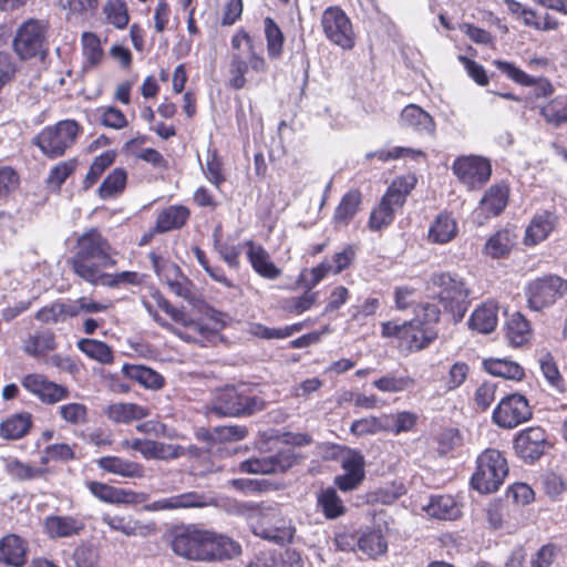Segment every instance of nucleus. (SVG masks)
Segmentation results:
<instances>
[{
  "mask_svg": "<svg viewBox=\"0 0 567 567\" xmlns=\"http://www.w3.org/2000/svg\"><path fill=\"white\" fill-rule=\"evenodd\" d=\"M70 264L78 277L97 285L102 271L115 265L112 246L96 228H90L78 238Z\"/></svg>",
  "mask_w": 567,
  "mask_h": 567,
  "instance_id": "nucleus-1",
  "label": "nucleus"
},
{
  "mask_svg": "<svg viewBox=\"0 0 567 567\" xmlns=\"http://www.w3.org/2000/svg\"><path fill=\"white\" fill-rule=\"evenodd\" d=\"M240 513L246 518L254 535L277 545L293 540L296 527L290 518L282 514L281 508L269 503H244Z\"/></svg>",
  "mask_w": 567,
  "mask_h": 567,
  "instance_id": "nucleus-2",
  "label": "nucleus"
},
{
  "mask_svg": "<svg viewBox=\"0 0 567 567\" xmlns=\"http://www.w3.org/2000/svg\"><path fill=\"white\" fill-rule=\"evenodd\" d=\"M231 49L229 72L230 85L235 90L246 85V74L249 70L256 73H265L268 70L265 58L257 52L251 37L245 30L241 29L234 34Z\"/></svg>",
  "mask_w": 567,
  "mask_h": 567,
  "instance_id": "nucleus-3",
  "label": "nucleus"
},
{
  "mask_svg": "<svg viewBox=\"0 0 567 567\" xmlns=\"http://www.w3.org/2000/svg\"><path fill=\"white\" fill-rule=\"evenodd\" d=\"M265 409V401L251 394L244 385L225 386L215 393L208 408L209 413L217 416H248Z\"/></svg>",
  "mask_w": 567,
  "mask_h": 567,
  "instance_id": "nucleus-4",
  "label": "nucleus"
},
{
  "mask_svg": "<svg viewBox=\"0 0 567 567\" xmlns=\"http://www.w3.org/2000/svg\"><path fill=\"white\" fill-rule=\"evenodd\" d=\"M433 287L439 289V299L444 309L452 313L455 321L463 319L470 305V288L457 274L439 272L430 278Z\"/></svg>",
  "mask_w": 567,
  "mask_h": 567,
  "instance_id": "nucleus-5",
  "label": "nucleus"
},
{
  "mask_svg": "<svg viewBox=\"0 0 567 567\" xmlns=\"http://www.w3.org/2000/svg\"><path fill=\"white\" fill-rule=\"evenodd\" d=\"M477 466L471 484L483 494L496 492L508 474V465L503 454L495 449L485 450L477 457Z\"/></svg>",
  "mask_w": 567,
  "mask_h": 567,
  "instance_id": "nucleus-6",
  "label": "nucleus"
},
{
  "mask_svg": "<svg viewBox=\"0 0 567 567\" xmlns=\"http://www.w3.org/2000/svg\"><path fill=\"white\" fill-rule=\"evenodd\" d=\"M80 132L79 124L73 120L60 121L53 126L42 130L33 143L49 157H59L70 147Z\"/></svg>",
  "mask_w": 567,
  "mask_h": 567,
  "instance_id": "nucleus-7",
  "label": "nucleus"
},
{
  "mask_svg": "<svg viewBox=\"0 0 567 567\" xmlns=\"http://www.w3.org/2000/svg\"><path fill=\"white\" fill-rule=\"evenodd\" d=\"M13 49L22 60L31 58L43 59L48 51L45 24L34 19L22 23L13 39Z\"/></svg>",
  "mask_w": 567,
  "mask_h": 567,
  "instance_id": "nucleus-8",
  "label": "nucleus"
},
{
  "mask_svg": "<svg viewBox=\"0 0 567 567\" xmlns=\"http://www.w3.org/2000/svg\"><path fill=\"white\" fill-rule=\"evenodd\" d=\"M207 530L195 526H176L171 532L173 551L190 560H205Z\"/></svg>",
  "mask_w": 567,
  "mask_h": 567,
  "instance_id": "nucleus-9",
  "label": "nucleus"
},
{
  "mask_svg": "<svg viewBox=\"0 0 567 567\" xmlns=\"http://www.w3.org/2000/svg\"><path fill=\"white\" fill-rule=\"evenodd\" d=\"M321 27L326 38L333 44L350 50L354 47V31L351 20L339 7H328L321 16Z\"/></svg>",
  "mask_w": 567,
  "mask_h": 567,
  "instance_id": "nucleus-10",
  "label": "nucleus"
},
{
  "mask_svg": "<svg viewBox=\"0 0 567 567\" xmlns=\"http://www.w3.org/2000/svg\"><path fill=\"white\" fill-rule=\"evenodd\" d=\"M452 171L464 186L473 190L482 188L489 181L492 165L485 157L465 155L454 159Z\"/></svg>",
  "mask_w": 567,
  "mask_h": 567,
  "instance_id": "nucleus-11",
  "label": "nucleus"
},
{
  "mask_svg": "<svg viewBox=\"0 0 567 567\" xmlns=\"http://www.w3.org/2000/svg\"><path fill=\"white\" fill-rule=\"evenodd\" d=\"M567 290V282L558 276H546L529 282L526 288L528 306L539 311L553 305Z\"/></svg>",
  "mask_w": 567,
  "mask_h": 567,
  "instance_id": "nucleus-12",
  "label": "nucleus"
},
{
  "mask_svg": "<svg viewBox=\"0 0 567 567\" xmlns=\"http://www.w3.org/2000/svg\"><path fill=\"white\" fill-rule=\"evenodd\" d=\"M533 415L527 399L518 393L503 398L493 412V421L501 427L513 429Z\"/></svg>",
  "mask_w": 567,
  "mask_h": 567,
  "instance_id": "nucleus-13",
  "label": "nucleus"
},
{
  "mask_svg": "<svg viewBox=\"0 0 567 567\" xmlns=\"http://www.w3.org/2000/svg\"><path fill=\"white\" fill-rule=\"evenodd\" d=\"M548 445L547 435L543 427L532 426L520 431L514 440L516 454L527 463H534Z\"/></svg>",
  "mask_w": 567,
  "mask_h": 567,
  "instance_id": "nucleus-14",
  "label": "nucleus"
},
{
  "mask_svg": "<svg viewBox=\"0 0 567 567\" xmlns=\"http://www.w3.org/2000/svg\"><path fill=\"white\" fill-rule=\"evenodd\" d=\"M296 463V456L291 449L282 450L275 455L250 458L239 464V471L254 474H271L285 472Z\"/></svg>",
  "mask_w": 567,
  "mask_h": 567,
  "instance_id": "nucleus-15",
  "label": "nucleus"
},
{
  "mask_svg": "<svg viewBox=\"0 0 567 567\" xmlns=\"http://www.w3.org/2000/svg\"><path fill=\"white\" fill-rule=\"evenodd\" d=\"M214 498L198 492H187L154 501L145 506L146 511H174L203 508L213 505Z\"/></svg>",
  "mask_w": 567,
  "mask_h": 567,
  "instance_id": "nucleus-16",
  "label": "nucleus"
},
{
  "mask_svg": "<svg viewBox=\"0 0 567 567\" xmlns=\"http://www.w3.org/2000/svg\"><path fill=\"white\" fill-rule=\"evenodd\" d=\"M22 385L29 392L35 394L42 402L48 404L56 403L63 399H66L69 395L66 388L48 381L41 374L25 375L22 380Z\"/></svg>",
  "mask_w": 567,
  "mask_h": 567,
  "instance_id": "nucleus-17",
  "label": "nucleus"
},
{
  "mask_svg": "<svg viewBox=\"0 0 567 567\" xmlns=\"http://www.w3.org/2000/svg\"><path fill=\"white\" fill-rule=\"evenodd\" d=\"M43 526L47 535L55 539L80 535L85 528V523L79 516L51 515L45 517Z\"/></svg>",
  "mask_w": 567,
  "mask_h": 567,
  "instance_id": "nucleus-18",
  "label": "nucleus"
},
{
  "mask_svg": "<svg viewBox=\"0 0 567 567\" xmlns=\"http://www.w3.org/2000/svg\"><path fill=\"white\" fill-rule=\"evenodd\" d=\"M206 555L204 561L231 559L240 555L241 547L233 538L207 530Z\"/></svg>",
  "mask_w": 567,
  "mask_h": 567,
  "instance_id": "nucleus-19",
  "label": "nucleus"
},
{
  "mask_svg": "<svg viewBox=\"0 0 567 567\" xmlns=\"http://www.w3.org/2000/svg\"><path fill=\"white\" fill-rule=\"evenodd\" d=\"M86 487L97 499L107 504H137L140 495L132 489L114 487L112 485L89 481Z\"/></svg>",
  "mask_w": 567,
  "mask_h": 567,
  "instance_id": "nucleus-20",
  "label": "nucleus"
},
{
  "mask_svg": "<svg viewBox=\"0 0 567 567\" xmlns=\"http://www.w3.org/2000/svg\"><path fill=\"white\" fill-rule=\"evenodd\" d=\"M509 189L504 183L492 185L484 194L476 214L485 219L499 215L508 202Z\"/></svg>",
  "mask_w": 567,
  "mask_h": 567,
  "instance_id": "nucleus-21",
  "label": "nucleus"
},
{
  "mask_svg": "<svg viewBox=\"0 0 567 567\" xmlns=\"http://www.w3.org/2000/svg\"><path fill=\"white\" fill-rule=\"evenodd\" d=\"M246 246L248 260L259 276L272 280L281 275V270L271 261L269 252L261 245L248 240Z\"/></svg>",
  "mask_w": 567,
  "mask_h": 567,
  "instance_id": "nucleus-22",
  "label": "nucleus"
},
{
  "mask_svg": "<svg viewBox=\"0 0 567 567\" xmlns=\"http://www.w3.org/2000/svg\"><path fill=\"white\" fill-rule=\"evenodd\" d=\"M399 124L403 128H412L420 134H432L435 131L433 117L415 104H410L402 110Z\"/></svg>",
  "mask_w": 567,
  "mask_h": 567,
  "instance_id": "nucleus-23",
  "label": "nucleus"
},
{
  "mask_svg": "<svg viewBox=\"0 0 567 567\" xmlns=\"http://www.w3.org/2000/svg\"><path fill=\"white\" fill-rule=\"evenodd\" d=\"M27 543L18 535L10 534L0 539V563L22 567L27 563Z\"/></svg>",
  "mask_w": 567,
  "mask_h": 567,
  "instance_id": "nucleus-24",
  "label": "nucleus"
},
{
  "mask_svg": "<svg viewBox=\"0 0 567 567\" xmlns=\"http://www.w3.org/2000/svg\"><path fill=\"white\" fill-rule=\"evenodd\" d=\"M557 216L551 212H543L534 216L525 231L524 241L527 246H534L544 241L554 230Z\"/></svg>",
  "mask_w": 567,
  "mask_h": 567,
  "instance_id": "nucleus-25",
  "label": "nucleus"
},
{
  "mask_svg": "<svg viewBox=\"0 0 567 567\" xmlns=\"http://www.w3.org/2000/svg\"><path fill=\"white\" fill-rule=\"evenodd\" d=\"M364 461L363 457L358 454H351L343 461V468L346 473L343 475H339L334 478V484L342 492H350L354 489L363 480L364 471H363Z\"/></svg>",
  "mask_w": 567,
  "mask_h": 567,
  "instance_id": "nucleus-26",
  "label": "nucleus"
},
{
  "mask_svg": "<svg viewBox=\"0 0 567 567\" xmlns=\"http://www.w3.org/2000/svg\"><path fill=\"white\" fill-rule=\"evenodd\" d=\"M96 463L101 470L125 478H141L144 476L142 464L118 456H103Z\"/></svg>",
  "mask_w": 567,
  "mask_h": 567,
  "instance_id": "nucleus-27",
  "label": "nucleus"
},
{
  "mask_svg": "<svg viewBox=\"0 0 567 567\" xmlns=\"http://www.w3.org/2000/svg\"><path fill=\"white\" fill-rule=\"evenodd\" d=\"M362 202V195L358 189H351L343 195L337 206L332 221L336 227H346L355 216Z\"/></svg>",
  "mask_w": 567,
  "mask_h": 567,
  "instance_id": "nucleus-28",
  "label": "nucleus"
},
{
  "mask_svg": "<svg viewBox=\"0 0 567 567\" xmlns=\"http://www.w3.org/2000/svg\"><path fill=\"white\" fill-rule=\"evenodd\" d=\"M498 307L493 301L485 302L474 310L472 313L468 326L471 329L481 333L492 332L497 324Z\"/></svg>",
  "mask_w": 567,
  "mask_h": 567,
  "instance_id": "nucleus-29",
  "label": "nucleus"
},
{
  "mask_svg": "<svg viewBox=\"0 0 567 567\" xmlns=\"http://www.w3.org/2000/svg\"><path fill=\"white\" fill-rule=\"evenodd\" d=\"M189 217L185 206L173 205L162 210L156 219L155 233L163 234L183 227Z\"/></svg>",
  "mask_w": 567,
  "mask_h": 567,
  "instance_id": "nucleus-30",
  "label": "nucleus"
},
{
  "mask_svg": "<svg viewBox=\"0 0 567 567\" xmlns=\"http://www.w3.org/2000/svg\"><path fill=\"white\" fill-rule=\"evenodd\" d=\"M409 329L402 342H405L411 351H419L427 347L435 338L436 332L422 323L415 322V319L406 321Z\"/></svg>",
  "mask_w": 567,
  "mask_h": 567,
  "instance_id": "nucleus-31",
  "label": "nucleus"
},
{
  "mask_svg": "<svg viewBox=\"0 0 567 567\" xmlns=\"http://www.w3.org/2000/svg\"><path fill=\"white\" fill-rule=\"evenodd\" d=\"M429 516L437 519H455L460 516V507L451 495L432 496L424 506Z\"/></svg>",
  "mask_w": 567,
  "mask_h": 567,
  "instance_id": "nucleus-32",
  "label": "nucleus"
},
{
  "mask_svg": "<svg viewBox=\"0 0 567 567\" xmlns=\"http://www.w3.org/2000/svg\"><path fill=\"white\" fill-rule=\"evenodd\" d=\"M483 368L492 375L509 380H522L524 369L515 361L499 358H488L483 361Z\"/></svg>",
  "mask_w": 567,
  "mask_h": 567,
  "instance_id": "nucleus-33",
  "label": "nucleus"
},
{
  "mask_svg": "<svg viewBox=\"0 0 567 567\" xmlns=\"http://www.w3.org/2000/svg\"><path fill=\"white\" fill-rule=\"evenodd\" d=\"M532 337L529 322L519 313H513L506 322V338L513 347H522Z\"/></svg>",
  "mask_w": 567,
  "mask_h": 567,
  "instance_id": "nucleus-34",
  "label": "nucleus"
},
{
  "mask_svg": "<svg viewBox=\"0 0 567 567\" xmlns=\"http://www.w3.org/2000/svg\"><path fill=\"white\" fill-rule=\"evenodd\" d=\"M123 373L150 389H159L164 384L163 377L151 368L137 364H124L122 368Z\"/></svg>",
  "mask_w": 567,
  "mask_h": 567,
  "instance_id": "nucleus-35",
  "label": "nucleus"
},
{
  "mask_svg": "<svg viewBox=\"0 0 567 567\" xmlns=\"http://www.w3.org/2000/svg\"><path fill=\"white\" fill-rule=\"evenodd\" d=\"M247 567H301V557L296 551H287L285 558L270 551L260 553Z\"/></svg>",
  "mask_w": 567,
  "mask_h": 567,
  "instance_id": "nucleus-36",
  "label": "nucleus"
},
{
  "mask_svg": "<svg viewBox=\"0 0 567 567\" xmlns=\"http://www.w3.org/2000/svg\"><path fill=\"white\" fill-rule=\"evenodd\" d=\"M457 233L456 221L449 215H439L429 230V238L436 244H446L452 240Z\"/></svg>",
  "mask_w": 567,
  "mask_h": 567,
  "instance_id": "nucleus-37",
  "label": "nucleus"
},
{
  "mask_svg": "<svg viewBox=\"0 0 567 567\" xmlns=\"http://www.w3.org/2000/svg\"><path fill=\"white\" fill-rule=\"evenodd\" d=\"M106 414L109 419L116 423H128L145 417L147 411L134 403H114L107 406Z\"/></svg>",
  "mask_w": 567,
  "mask_h": 567,
  "instance_id": "nucleus-38",
  "label": "nucleus"
},
{
  "mask_svg": "<svg viewBox=\"0 0 567 567\" xmlns=\"http://www.w3.org/2000/svg\"><path fill=\"white\" fill-rule=\"evenodd\" d=\"M31 425V415L19 413L1 423L0 434L7 440H18L29 432Z\"/></svg>",
  "mask_w": 567,
  "mask_h": 567,
  "instance_id": "nucleus-39",
  "label": "nucleus"
},
{
  "mask_svg": "<svg viewBox=\"0 0 567 567\" xmlns=\"http://www.w3.org/2000/svg\"><path fill=\"white\" fill-rule=\"evenodd\" d=\"M540 115L554 126L560 127L567 124V97L557 96L540 107Z\"/></svg>",
  "mask_w": 567,
  "mask_h": 567,
  "instance_id": "nucleus-40",
  "label": "nucleus"
},
{
  "mask_svg": "<svg viewBox=\"0 0 567 567\" xmlns=\"http://www.w3.org/2000/svg\"><path fill=\"white\" fill-rule=\"evenodd\" d=\"M78 348L90 359L102 364H110L114 360L112 349L103 341L95 339H81Z\"/></svg>",
  "mask_w": 567,
  "mask_h": 567,
  "instance_id": "nucleus-41",
  "label": "nucleus"
},
{
  "mask_svg": "<svg viewBox=\"0 0 567 567\" xmlns=\"http://www.w3.org/2000/svg\"><path fill=\"white\" fill-rule=\"evenodd\" d=\"M101 519L112 530L120 532L125 536H135L137 534H142L144 528L142 523L134 519L131 515L104 514Z\"/></svg>",
  "mask_w": 567,
  "mask_h": 567,
  "instance_id": "nucleus-42",
  "label": "nucleus"
},
{
  "mask_svg": "<svg viewBox=\"0 0 567 567\" xmlns=\"http://www.w3.org/2000/svg\"><path fill=\"white\" fill-rule=\"evenodd\" d=\"M515 245V236L507 229L494 234L485 244L484 251L492 258L507 255Z\"/></svg>",
  "mask_w": 567,
  "mask_h": 567,
  "instance_id": "nucleus-43",
  "label": "nucleus"
},
{
  "mask_svg": "<svg viewBox=\"0 0 567 567\" xmlns=\"http://www.w3.org/2000/svg\"><path fill=\"white\" fill-rule=\"evenodd\" d=\"M264 27L268 56L272 60L279 59L284 49V33L279 25L270 17L265 18Z\"/></svg>",
  "mask_w": 567,
  "mask_h": 567,
  "instance_id": "nucleus-44",
  "label": "nucleus"
},
{
  "mask_svg": "<svg viewBox=\"0 0 567 567\" xmlns=\"http://www.w3.org/2000/svg\"><path fill=\"white\" fill-rule=\"evenodd\" d=\"M54 348V334L50 331H43L29 336L23 346L24 351L33 357L44 354Z\"/></svg>",
  "mask_w": 567,
  "mask_h": 567,
  "instance_id": "nucleus-45",
  "label": "nucleus"
},
{
  "mask_svg": "<svg viewBox=\"0 0 567 567\" xmlns=\"http://www.w3.org/2000/svg\"><path fill=\"white\" fill-rule=\"evenodd\" d=\"M318 506L321 508L324 516L330 519L341 516L344 512L343 503L332 487L323 489L318 495Z\"/></svg>",
  "mask_w": 567,
  "mask_h": 567,
  "instance_id": "nucleus-46",
  "label": "nucleus"
},
{
  "mask_svg": "<svg viewBox=\"0 0 567 567\" xmlns=\"http://www.w3.org/2000/svg\"><path fill=\"white\" fill-rule=\"evenodd\" d=\"M184 453L185 449L181 445L150 440L145 458L167 461L178 458Z\"/></svg>",
  "mask_w": 567,
  "mask_h": 567,
  "instance_id": "nucleus-47",
  "label": "nucleus"
},
{
  "mask_svg": "<svg viewBox=\"0 0 567 567\" xmlns=\"http://www.w3.org/2000/svg\"><path fill=\"white\" fill-rule=\"evenodd\" d=\"M358 547L368 556L375 557L384 554L388 545L380 530H371L358 539Z\"/></svg>",
  "mask_w": 567,
  "mask_h": 567,
  "instance_id": "nucleus-48",
  "label": "nucleus"
},
{
  "mask_svg": "<svg viewBox=\"0 0 567 567\" xmlns=\"http://www.w3.org/2000/svg\"><path fill=\"white\" fill-rule=\"evenodd\" d=\"M126 178L127 175L123 168H115L99 188L101 198H111L122 193L126 185Z\"/></svg>",
  "mask_w": 567,
  "mask_h": 567,
  "instance_id": "nucleus-49",
  "label": "nucleus"
},
{
  "mask_svg": "<svg viewBox=\"0 0 567 567\" xmlns=\"http://www.w3.org/2000/svg\"><path fill=\"white\" fill-rule=\"evenodd\" d=\"M82 50L85 59V66L97 65L103 56L100 39L91 32L82 35Z\"/></svg>",
  "mask_w": 567,
  "mask_h": 567,
  "instance_id": "nucleus-50",
  "label": "nucleus"
},
{
  "mask_svg": "<svg viewBox=\"0 0 567 567\" xmlns=\"http://www.w3.org/2000/svg\"><path fill=\"white\" fill-rule=\"evenodd\" d=\"M8 473L16 480L30 481L42 477L48 471L42 467H34L18 460L10 461L7 465Z\"/></svg>",
  "mask_w": 567,
  "mask_h": 567,
  "instance_id": "nucleus-51",
  "label": "nucleus"
},
{
  "mask_svg": "<svg viewBox=\"0 0 567 567\" xmlns=\"http://www.w3.org/2000/svg\"><path fill=\"white\" fill-rule=\"evenodd\" d=\"M317 301V292H305L302 296L286 298L281 301V309L289 313L301 315L309 310Z\"/></svg>",
  "mask_w": 567,
  "mask_h": 567,
  "instance_id": "nucleus-52",
  "label": "nucleus"
},
{
  "mask_svg": "<svg viewBox=\"0 0 567 567\" xmlns=\"http://www.w3.org/2000/svg\"><path fill=\"white\" fill-rule=\"evenodd\" d=\"M151 259L155 272L167 284V286H171V282H174L184 276L176 264L163 260L155 254H151Z\"/></svg>",
  "mask_w": 567,
  "mask_h": 567,
  "instance_id": "nucleus-53",
  "label": "nucleus"
},
{
  "mask_svg": "<svg viewBox=\"0 0 567 567\" xmlns=\"http://www.w3.org/2000/svg\"><path fill=\"white\" fill-rule=\"evenodd\" d=\"M247 429L239 425L216 426L206 434L212 441H239L247 436Z\"/></svg>",
  "mask_w": 567,
  "mask_h": 567,
  "instance_id": "nucleus-54",
  "label": "nucleus"
},
{
  "mask_svg": "<svg viewBox=\"0 0 567 567\" xmlns=\"http://www.w3.org/2000/svg\"><path fill=\"white\" fill-rule=\"evenodd\" d=\"M114 153L105 152L94 159L83 182L85 189L100 178L102 173L114 162Z\"/></svg>",
  "mask_w": 567,
  "mask_h": 567,
  "instance_id": "nucleus-55",
  "label": "nucleus"
},
{
  "mask_svg": "<svg viewBox=\"0 0 567 567\" xmlns=\"http://www.w3.org/2000/svg\"><path fill=\"white\" fill-rule=\"evenodd\" d=\"M104 13L110 23L123 29L128 23L127 9L121 0H109L104 7Z\"/></svg>",
  "mask_w": 567,
  "mask_h": 567,
  "instance_id": "nucleus-56",
  "label": "nucleus"
},
{
  "mask_svg": "<svg viewBox=\"0 0 567 567\" xmlns=\"http://www.w3.org/2000/svg\"><path fill=\"white\" fill-rule=\"evenodd\" d=\"M539 365L544 377L549 382V384L557 390L563 391L564 381L553 357L549 353L543 354L539 359Z\"/></svg>",
  "mask_w": 567,
  "mask_h": 567,
  "instance_id": "nucleus-57",
  "label": "nucleus"
},
{
  "mask_svg": "<svg viewBox=\"0 0 567 567\" xmlns=\"http://www.w3.org/2000/svg\"><path fill=\"white\" fill-rule=\"evenodd\" d=\"M74 458L73 449L65 443L52 444L43 450L41 464L47 465L51 461L68 462Z\"/></svg>",
  "mask_w": 567,
  "mask_h": 567,
  "instance_id": "nucleus-58",
  "label": "nucleus"
},
{
  "mask_svg": "<svg viewBox=\"0 0 567 567\" xmlns=\"http://www.w3.org/2000/svg\"><path fill=\"white\" fill-rule=\"evenodd\" d=\"M493 64L507 78L520 85L530 86L534 83V78L515 66L513 63L494 60Z\"/></svg>",
  "mask_w": 567,
  "mask_h": 567,
  "instance_id": "nucleus-59",
  "label": "nucleus"
},
{
  "mask_svg": "<svg viewBox=\"0 0 567 567\" xmlns=\"http://www.w3.org/2000/svg\"><path fill=\"white\" fill-rule=\"evenodd\" d=\"M395 210L393 207L381 202L380 205L372 210L369 219V226L372 230H379L390 225L394 219Z\"/></svg>",
  "mask_w": 567,
  "mask_h": 567,
  "instance_id": "nucleus-60",
  "label": "nucleus"
},
{
  "mask_svg": "<svg viewBox=\"0 0 567 567\" xmlns=\"http://www.w3.org/2000/svg\"><path fill=\"white\" fill-rule=\"evenodd\" d=\"M415 322L426 327L429 323H435L440 319V309L432 302H420L413 308Z\"/></svg>",
  "mask_w": 567,
  "mask_h": 567,
  "instance_id": "nucleus-61",
  "label": "nucleus"
},
{
  "mask_svg": "<svg viewBox=\"0 0 567 567\" xmlns=\"http://www.w3.org/2000/svg\"><path fill=\"white\" fill-rule=\"evenodd\" d=\"M60 415L71 424H83L87 420V408L81 403H68L60 406Z\"/></svg>",
  "mask_w": 567,
  "mask_h": 567,
  "instance_id": "nucleus-62",
  "label": "nucleus"
},
{
  "mask_svg": "<svg viewBox=\"0 0 567 567\" xmlns=\"http://www.w3.org/2000/svg\"><path fill=\"white\" fill-rule=\"evenodd\" d=\"M75 163L73 161L59 163L50 171L47 179L48 185L59 189L66 178L73 173Z\"/></svg>",
  "mask_w": 567,
  "mask_h": 567,
  "instance_id": "nucleus-63",
  "label": "nucleus"
},
{
  "mask_svg": "<svg viewBox=\"0 0 567 567\" xmlns=\"http://www.w3.org/2000/svg\"><path fill=\"white\" fill-rule=\"evenodd\" d=\"M76 567H95L97 563V553L91 545H80L73 554Z\"/></svg>",
  "mask_w": 567,
  "mask_h": 567,
  "instance_id": "nucleus-64",
  "label": "nucleus"
}]
</instances>
